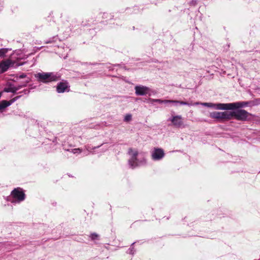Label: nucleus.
Returning a JSON list of instances; mask_svg holds the SVG:
<instances>
[{"mask_svg": "<svg viewBox=\"0 0 260 260\" xmlns=\"http://www.w3.org/2000/svg\"><path fill=\"white\" fill-rule=\"evenodd\" d=\"M163 101L164 100H161V99H157V100L155 101V102H157V103H158L159 104H162Z\"/></svg>", "mask_w": 260, "mask_h": 260, "instance_id": "24", "label": "nucleus"}, {"mask_svg": "<svg viewBox=\"0 0 260 260\" xmlns=\"http://www.w3.org/2000/svg\"><path fill=\"white\" fill-rule=\"evenodd\" d=\"M133 250H134V247H131V248H129V253L133 254L134 253V251H133Z\"/></svg>", "mask_w": 260, "mask_h": 260, "instance_id": "23", "label": "nucleus"}, {"mask_svg": "<svg viewBox=\"0 0 260 260\" xmlns=\"http://www.w3.org/2000/svg\"><path fill=\"white\" fill-rule=\"evenodd\" d=\"M86 149L87 150H88V147H86Z\"/></svg>", "mask_w": 260, "mask_h": 260, "instance_id": "27", "label": "nucleus"}, {"mask_svg": "<svg viewBox=\"0 0 260 260\" xmlns=\"http://www.w3.org/2000/svg\"><path fill=\"white\" fill-rule=\"evenodd\" d=\"M11 196L13 198L12 202L20 203L25 199V195L20 188H15L11 192Z\"/></svg>", "mask_w": 260, "mask_h": 260, "instance_id": "5", "label": "nucleus"}, {"mask_svg": "<svg viewBox=\"0 0 260 260\" xmlns=\"http://www.w3.org/2000/svg\"><path fill=\"white\" fill-rule=\"evenodd\" d=\"M252 102H239L232 103L233 110L250 105Z\"/></svg>", "mask_w": 260, "mask_h": 260, "instance_id": "12", "label": "nucleus"}, {"mask_svg": "<svg viewBox=\"0 0 260 260\" xmlns=\"http://www.w3.org/2000/svg\"><path fill=\"white\" fill-rule=\"evenodd\" d=\"M168 121H171L172 125L176 127H180L183 124L181 115L172 116L168 119Z\"/></svg>", "mask_w": 260, "mask_h": 260, "instance_id": "7", "label": "nucleus"}, {"mask_svg": "<svg viewBox=\"0 0 260 260\" xmlns=\"http://www.w3.org/2000/svg\"><path fill=\"white\" fill-rule=\"evenodd\" d=\"M128 153L131 155V157L128 160V164L133 169L146 164V159L145 158L143 157L140 159L137 158L138 152L137 150L130 148L128 150Z\"/></svg>", "mask_w": 260, "mask_h": 260, "instance_id": "2", "label": "nucleus"}, {"mask_svg": "<svg viewBox=\"0 0 260 260\" xmlns=\"http://www.w3.org/2000/svg\"><path fill=\"white\" fill-rule=\"evenodd\" d=\"M35 77L39 82L46 83L58 80L60 76L58 73L42 72L35 74Z\"/></svg>", "mask_w": 260, "mask_h": 260, "instance_id": "1", "label": "nucleus"}, {"mask_svg": "<svg viewBox=\"0 0 260 260\" xmlns=\"http://www.w3.org/2000/svg\"><path fill=\"white\" fill-rule=\"evenodd\" d=\"M165 153L162 148L154 147L151 151V156L153 160L159 161L165 156Z\"/></svg>", "mask_w": 260, "mask_h": 260, "instance_id": "6", "label": "nucleus"}, {"mask_svg": "<svg viewBox=\"0 0 260 260\" xmlns=\"http://www.w3.org/2000/svg\"><path fill=\"white\" fill-rule=\"evenodd\" d=\"M26 77V75L25 74H22L21 75H20L19 76H18L17 77V79H22V78H24Z\"/></svg>", "mask_w": 260, "mask_h": 260, "instance_id": "21", "label": "nucleus"}, {"mask_svg": "<svg viewBox=\"0 0 260 260\" xmlns=\"http://www.w3.org/2000/svg\"><path fill=\"white\" fill-rule=\"evenodd\" d=\"M8 49L2 48L0 49V57H3L5 54L8 52Z\"/></svg>", "mask_w": 260, "mask_h": 260, "instance_id": "17", "label": "nucleus"}, {"mask_svg": "<svg viewBox=\"0 0 260 260\" xmlns=\"http://www.w3.org/2000/svg\"><path fill=\"white\" fill-rule=\"evenodd\" d=\"M68 88L69 86L67 82H59L57 84L56 90L58 93H63L66 91H68Z\"/></svg>", "mask_w": 260, "mask_h": 260, "instance_id": "13", "label": "nucleus"}, {"mask_svg": "<svg viewBox=\"0 0 260 260\" xmlns=\"http://www.w3.org/2000/svg\"><path fill=\"white\" fill-rule=\"evenodd\" d=\"M135 93L137 95H145L149 93L150 89L143 85H137L135 87Z\"/></svg>", "mask_w": 260, "mask_h": 260, "instance_id": "9", "label": "nucleus"}, {"mask_svg": "<svg viewBox=\"0 0 260 260\" xmlns=\"http://www.w3.org/2000/svg\"><path fill=\"white\" fill-rule=\"evenodd\" d=\"M51 42H52V41H51V40H50V41H47V42H46V44H48V43H51Z\"/></svg>", "mask_w": 260, "mask_h": 260, "instance_id": "26", "label": "nucleus"}, {"mask_svg": "<svg viewBox=\"0 0 260 260\" xmlns=\"http://www.w3.org/2000/svg\"><path fill=\"white\" fill-rule=\"evenodd\" d=\"M67 151H71V152H72L74 154H79V153H81L82 149L80 148H75V149H72L71 150H67Z\"/></svg>", "mask_w": 260, "mask_h": 260, "instance_id": "16", "label": "nucleus"}, {"mask_svg": "<svg viewBox=\"0 0 260 260\" xmlns=\"http://www.w3.org/2000/svg\"><path fill=\"white\" fill-rule=\"evenodd\" d=\"M199 104H201L203 106H206V107H210V108H212L213 109L215 108V104H214V103H200L199 102H196L194 104H192V105H199Z\"/></svg>", "mask_w": 260, "mask_h": 260, "instance_id": "14", "label": "nucleus"}, {"mask_svg": "<svg viewBox=\"0 0 260 260\" xmlns=\"http://www.w3.org/2000/svg\"><path fill=\"white\" fill-rule=\"evenodd\" d=\"M132 120V115L130 114H126L124 118V120L126 122Z\"/></svg>", "mask_w": 260, "mask_h": 260, "instance_id": "18", "label": "nucleus"}, {"mask_svg": "<svg viewBox=\"0 0 260 260\" xmlns=\"http://www.w3.org/2000/svg\"><path fill=\"white\" fill-rule=\"evenodd\" d=\"M173 101L177 102V103H171V104H173L175 106H177L178 104H179L180 105H192V104H189L188 103L183 102V101H176V100H173Z\"/></svg>", "mask_w": 260, "mask_h": 260, "instance_id": "15", "label": "nucleus"}, {"mask_svg": "<svg viewBox=\"0 0 260 260\" xmlns=\"http://www.w3.org/2000/svg\"><path fill=\"white\" fill-rule=\"evenodd\" d=\"M157 99H150V101L151 103L156 102L155 101H156Z\"/></svg>", "mask_w": 260, "mask_h": 260, "instance_id": "25", "label": "nucleus"}, {"mask_svg": "<svg viewBox=\"0 0 260 260\" xmlns=\"http://www.w3.org/2000/svg\"><path fill=\"white\" fill-rule=\"evenodd\" d=\"M98 235L96 233H92L90 235V237L92 240H95L98 239Z\"/></svg>", "mask_w": 260, "mask_h": 260, "instance_id": "19", "label": "nucleus"}, {"mask_svg": "<svg viewBox=\"0 0 260 260\" xmlns=\"http://www.w3.org/2000/svg\"><path fill=\"white\" fill-rule=\"evenodd\" d=\"M214 109L220 110H233L232 103H217L215 104Z\"/></svg>", "mask_w": 260, "mask_h": 260, "instance_id": "11", "label": "nucleus"}, {"mask_svg": "<svg viewBox=\"0 0 260 260\" xmlns=\"http://www.w3.org/2000/svg\"><path fill=\"white\" fill-rule=\"evenodd\" d=\"M14 62L11 59H6L0 62V73H3L6 72L9 68L13 66Z\"/></svg>", "mask_w": 260, "mask_h": 260, "instance_id": "8", "label": "nucleus"}, {"mask_svg": "<svg viewBox=\"0 0 260 260\" xmlns=\"http://www.w3.org/2000/svg\"><path fill=\"white\" fill-rule=\"evenodd\" d=\"M197 4V0H192L190 2L189 5L191 6H196Z\"/></svg>", "mask_w": 260, "mask_h": 260, "instance_id": "22", "label": "nucleus"}, {"mask_svg": "<svg viewBox=\"0 0 260 260\" xmlns=\"http://www.w3.org/2000/svg\"><path fill=\"white\" fill-rule=\"evenodd\" d=\"M29 82V79L28 78L22 85H18V86H15L13 85H9L7 87H5L4 89V91L7 92H12L15 93L17 90L21 89L22 87L25 86L26 84Z\"/></svg>", "mask_w": 260, "mask_h": 260, "instance_id": "10", "label": "nucleus"}, {"mask_svg": "<svg viewBox=\"0 0 260 260\" xmlns=\"http://www.w3.org/2000/svg\"><path fill=\"white\" fill-rule=\"evenodd\" d=\"M171 103H177V102L173 101V100H165L163 101L162 104H170Z\"/></svg>", "mask_w": 260, "mask_h": 260, "instance_id": "20", "label": "nucleus"}, {"mask_svg": "<svg viewBox=\"0 0 260 260\" xmlns=\"http://www.w3.org/2000/svg\"><path fill=\"white\" fill-rule=\"evenodd\" d=\"M230 113L229 112H212L209 114V117L219 121L230 119Z\"/></svg>", "mask_w": 260, "mask_h": 260, "instance_id": "4", "label": "nucleus"}, {"mask_svg": "<svg viewBox=\"0 0 260 260\" xmlns=\"http://www.w3.org/2000/svg\"><path fill=\"white\" fill-rule=\"evenodd\" d=\"M230 113V119L234 117L236 119L241 121H245L247 119L250 114L245 110L240 109L232 112H229Z\"/></svg>", "mask_w": 260, "mask_h": 260, "instance_id": "3", "label": "nucleus"}]
</instances>
